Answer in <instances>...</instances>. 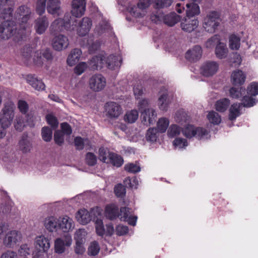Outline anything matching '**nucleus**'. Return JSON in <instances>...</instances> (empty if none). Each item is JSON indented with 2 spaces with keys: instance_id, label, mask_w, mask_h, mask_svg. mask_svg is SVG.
I'll list each match as a JSON object with an SVG mask.
<instances>
[{
  "instance_id": "1",
  "label": "nucleus",
  "mask_w": 258,
  "mask_h": 258,
  "mask_svg": "<svg viewBox=\"0 0 258 258\" xmlns=\"http://www.w3.org/2000/svg\"><path fill=\"white\" fill-rule=\"evenodd\" d=\"M220 15L217 11H211L204 19L203 27L208 32L214 33L219 26L220 21Z\"/></svg>"
},
{
  "instance_id": "2",
  "label": "nucleus",
  "mask_w": 258,
  "mask_h": 258,
  "mask_svg": "<svg viewBox=\"0 0 258 258\" xmlns=\"http://www.w3.org/2000/svg\"><path fill=\"white\" fill-rule=\"evenodd\" d=\"M17 26L14 21L2 22L0 25V37L3 39H8L16 33Z\"/></svg>"
},
{
  "instance_id": "3",
  "label": "nucleus",
  "mask_w": 258,
  "mask_h": 258,
  "mask_svg": "<svg viewBox=\"0 0 258 258\" xmlns=\"http://www.w3.org/2000/svg\"><path fill=\"white\" fill-rule=\"evenodd\" d=\"M182 131L184 136L187 138L196 137L200 140L208 134L206 130L202 127H195L190 124H187Z\"/></svg>"
},
{
  "instance_id": "4",
  "label": "nucleus",
  "mask_w": 258,
  "mask_h": 258,
  "mask_svg": "<svg viewBox=\"0 0 258 258\" xmlns=\"http://www.w3.org/2000/svg\"><path fill=\"white\" fill-rule=\"evenodd\" d=\"M106 85L105 78L100 74L95 75L89 80V86L95 92H99L104 89Z\"/></svg>"
},
{
  "instance_id": "5",
  "label": "nucleus",
  "mask_w": 258,
  "mask_h": 258,
  "mask_svg": "<svg viewBox=\"0 0 258 258\" xmlns=\"http://www.w3.org/2000/svg\"><path fill=\"white\" fill-rule=\"evenodd\" d=\"M63 238V239L58 238L55 241L54 250L56 253H63L65 250V247L71 245L72 240L70 234H66Z\"/></svg>"
},
{
  "instance_id": "6",
  "label": "nucleus",
  "mask_w": 258,
  "mask_h": 258,
  "mask_svg": "<svg viewBox=\"0 0 258 258\" xmlns=\"http://www.w3.org/2000/svg\"><path fill=\"white\" fill-rule=\"evenodd\" d=\"M14 117V104L11 102H8L5 104V106L3 109V114L0 119L3 121L5 125L11 124Z\"/></svg>"
},
{
  "instance_id": "7",
  "label": "nucleus",
  "mask_w": 258,
  "mask_h": 258,
  "mask_svg": "<svg viewBox=\"0 0 258 258\" xmlns=\"http://www.w3.org/2000/svg\"><path fill=\"white\" fill-rule=\"evenodd\" d=\"M218 64L213 61H206L201 68V74L206 77L214 75L218 71Z\"/></svg>"
},
{
  "instance_id": "8",
  "label": "nucleus",
  "mask_w": 258,
  "mask_h": 258,
  "mask_svg": "<svg viewBox=\"0 0 258 258\" xmlns=\"http://www.w3.org/2000/svg\"><path fill=\"white\" fill-rule=\"evenodd\" d=\"M105 110L107 115L110 118H116L121 113L120 106L116 102H110L105 104Z\"/></svg>"
},
{
  "instance_id": "9",
  "label": "nucleus",
  "mask_w": 258,
  "mask_h": 258,
  "mask_svg": "<svg viewBox=\"0 0 258 258\" xmlns=\"http://www.w3.org/2000/svg\"><path fill=\"white\" fill-rule=\"evenodd\" d=\"M69 45V40L63 35H59L54 37L52 40V46L54 49L60 51L66 49Z\"/></svg>"
},
{
  "instance_id": "10",
  "label": "nucleus",
  "mask_w": 258,
  "mask_h": 258,
  "mask_svg": "<svg viewBox=\"0 0 258 258\" xmlns=\"http://www.w3.org/2000/svg\"><path fill=\"white\" fill-rule=\"evenodd\" d=\"M92 26L91 20L87 18H83L78 23L77 29L78 34L80 36H84L89 32Z\"/></svg>"
},
{
  "instance_id": "11",
  "label": "nucleus",
  "mask_w": 258,
  "mask_h": 258,
  "mask_svg": "<svg viewBox=\"0 0 258 258\" xmlns=\"http://www.w3.org/2000/svg\"><path fill=\"white\" fill-rule=\"evenodd\" d=\"M58 228L63 232L68 233L74 228V222L73 220L68 216L60 217L58 219Z\"/></svg>"
},
{
  "instance_id": "12",
  "label": "nucleus",
  "mask_w": 258,
  "mask_h": 258,
  "mask_svg": "<svg viewBox=\"0 0 258 258\" xmlns=\"http://www.w3.org/2000/svg\"><path fill=\"white\" fill-rule=\"evenodd\" d=\"M245 79L246 75L241 70H235L231 73V82L234 86L240 87L244 84Z\"/></svg>"
},
{
  "instance_id": "13",
  "label": "nucleus",
  "mask_w": 258,
  "mask_h": 258,
  "mask_svg": "<svg viewBox=\"0 0 258 258\" xmlns=\"http://www.w3.org/2000/svg\"><path fill=\"white\" fill-rule=\"evenodd\" d=\"M60 4V0H48L46 6L47 12L54 17L59 16L62 14Z\"/></svg>"
},
{
  "instance_id": "14",
  "label": "nucleus",
  "mask_w": 258,
  "mask_h": 258,
  "mask_svg": "<svg viewBox=\"0 0 258 258\" xmlns=\"http://www.w3.org/2000/svg\"><path fill=\"white\" fill-rule=\"evenodd\" d=\"M85 10L84 0H73L71 14L76 17H81Z\"/></svg>"
},
{
  "instance_id": "15",
  "label": "nucleus",
  "mask_w": 258,
  "mask_h": 258,
  "mask_svg": "<svg viewBox=\"0 0 258 258\" xmlns=\"http://www.w3.org/2000/svg\"><path fill=\"white\" fill-rule=\"evenodd\" d=\"M18 147L23 153L29 152L32 148V144L27 133H24L19 141Z\"/></svg>"
},
{
  "instance_id": "16",
  "label": "nucleus",
  "mask_w": 258,
  "mask_h": 258,
  "mask_svg": "<svg viewBox=\"0 0 258 258\" xmlns=\"http://www.w3.org/2000/svg\"><path fill=\"white\" fill-rule=\"evenodd\" d=\"M202 54V47L200 45H197L186 52L185 58L190 62L196 61L201 58Z\"/></svg>"
},
{
  "instance_id": "17",
  "label": "nucleus",
  "mask_w": 258,
  "mask_h": 258,
  "mask_svg": "<svg viewBox=\"0 0 258 258\" xmlns=\"http://www.w3.org/2000/svg\"><path fill=\"white\" fill-rule=\"evenodd\" d=\"M199 25V21L196 19H191L189 18L185 19L180 23L181 29L188 33L195 30Z\"/></svg>"
},
{
  "instance_id": "18",
  "label": "nucleus",
  "mask_w": 258,
  "mask_h": 258,
  "mask_svg": "<svg viewBox=\"0 0 258 258\" xmlns=\"http://www.w3.org/2000/svg\"><path fill=\"white\" fill-rule=\"evenodd\" d=\"M105 57L101 55L94 56L88 61V67L92 70L101 69L104 64Z\"/></svg>"
},
{
  "instance_id": "19",
  "label": "nucleus",
  "mask_w": 258,
  "mask_h": 258,
  "mask_svg": "<svg viewBox=\"0 0 258 258\" xmlns=\"http://www.w3.org/2000/svg\"><path fill=\"white\" fill-rule=\"evenodd\" d=\"M130 210L125 207H121L120 209V219L121 220L127 221L131 225L135 226L137 217L131 215Z\"/></svg>"
},
{
  "instance_id": "20",
  "label": "nucleus",
  "mask_w": 258,
  "mask_h": 258,
  "mask_svg": "<svg viewBox=\"0 0 258 258\" xmlns=\"http://www.w3.org/2000/svg\"><path fill=\"white\" fill-rule=\"evenodd\" d=\"M20 237V233L17 231H11L7 234L4 243L7 247H11L17 243Z\"/></svg>"
},
{
  "instance_id": "21",
  "label": "nucleus",
  "mask_w": 258,
  "mask_h": 258,
  "mask_svg": "<svg viewBox=\"0 0 258 258\" xmlns=\"http://www.w3.org/2000/svg\"><path fill=\"white\" fill-rule=\"evenodd\" d=\"M31 13L30 10L25 6H21L18 9L15 15L16 19H18L22 23H26L30 17Z\"/></svg>"
},
{
  "instance_id": "22",
  "label": "nucleus",
  "mask_w": 258,
  "mask_h": 258,
  "mask_svg": "<svg viewBox=\"0 0 258 258\" xmlns=\"http://www.w3.org/2000/svg\"><path fill=\"white\" fill-rule=\"evenodd\" d=\"M28 83L37 91L44 90L45 85L41 80L38 79L34 75H28L26 78Z\"/></svg>"
},
{
  "instance_id": "23",
  "label": "nucleus",
  "mask_w": 258,
  "mask_h": 258,
  "mask_svg": "<svg viewBox=\"0 0 258 258\" xmlns=\"http://www.w3.org/2000/svg\"><path fill=\"white\" fill-rule=\"evenodd\" d=\"M50 247V243L48 239L44 236H40L36 238V250H40L42 252H46Z\"/></svg>"
},
{
  "instance_id": "24",
  "label": "nucleus",
  "mask_w": 258,
  "mask_h": 258,
  "mask_svg": "<svg viewBox=\"0 0 258 258\" xmlns=\"http://www.w3.org/2000/svg\"><path fill=\"white\" fill-rule=\"evenodd\" d=\"M121 63V60L116 56L110 55L107 58L105 57L104 64L109 69L115 70L116 68L120 67Z\"/></svg>"
},
{
  "instance_id": "25",
  "label": "nucleus",
  "mask_w": 258,
  "mask_h": 258,
  "mask_svg": "<svg viewBox=\"0 0 258 258\" xmlns=\"http://www.w3.org/2000/svg\"><path fill=\"white\" fill-rule=\"evenodd\" d=\"M118 208L117 206L114 204L107 205L105 208V216L110 220H113L119 217Z\"/></svg>"
},
{
  "instance_id": "26",
  "label": "nucleus",
  "mask_w": 258,
  "mask_h": 258,
  "mask_svg": "<svg viewBox=\"0 0 258 258\" xmlns=\"http://www.w3.org/2000/svg\"><path fill=\"white\" fill-rule=\"evenodd\" d=\"M77 221L83 225L89 223L92 220L89 212L86 209L79 210L76 215Z\"/></svg>"
},
{
  "instance_id": "27",
  "label": "nucleus",
  "mask_w": 258,
  "mask_h": 258,
  "mask_svg": "<svg viewBox=\"0 0 258 258\" xmlns=\"http://www.w3.org/2000/svg\"><path fill=\"white\" fill-rule=\"evenodd\" d=\"M181 19V17L176 14L175 12H171L163 16V21L166 25L168 26H173L178 23Z\"/></svg>"
},
{
  "instance_id": "28",
  "label": "nucleus",
  "mask_w": 258,
  "mask_h": 258,
  "mask_svg": "<svg viewBox=\"0 0 258 258\" xmlns=\"http://www.w3.org/2000/svg\"><path fill=\"white\" fill-rule=\"evenodd\" d=\"M75 239L76 240L75 252L78 254H82L85 251L83 246L84 239L81 236V231H77L75 233Z\"/></svg>"
},
{
  "instance_id": "29",
  "label": "nucleus",
  "mask_w": 258,
  "mask_h": 258,
  "mask_svg": "<svg viewBox=\"0 0 258 258\" xmlns=\"http://www.w3.org/2000/svg\"><path fill=\"white\" fill-rule=\"evenodd\" d=\"M48 26V20L45 17H40L35 20V27L36 32L39 34L44 32Z\"/></svg>"
},
{
  "instance_id": "30",
  "label": "nucleus",
  "mask_w": 258,
  "mask_h": 258,
  "mask_svg": "<svg viewBox=\"0 0 258 258\" xmlns=\"http://www.w3.org/2000/svg\"><path fill=\"white\" fill-rule=\"evenodd\" d=\"M81 53L82 51L79 49L76 48L72 50L67 58L68 64L73 66L77 63L79 60Z\"/></svg>"
},
{
  "instance_id": "31",
  "label": "nucleus",
  "mask_w": 258,
  "mask_h": 258,
  "mask_svg": "<svg viewBox=\"0 0 258 258\" xmlns=\"http://www.w3.org/2000/svg\"><path fill=\"white\" fill-rule=\"evenodd\" d=\"M139 109L141 112V118L143 123L146 122V111H150L148 102L146 99H143L139 102Z\"/></svg>"
},
{
  "instance_id": "32",
  "label": "nucleus",
  "mask_w": 258,
  "mask_h": 258,
  "mask_svg": "<svg viewBox=\"0 0 258 258\" xmlns=\"http://www.w3.org/2000/svg\"><path fill=\"white\" fill-rule=\"evenodd\" d=\"M58 219L54 217H49L44 221L45 228L50 232H52L58 228Z\"/></svg>"
},
{
  "instance_id": "33",
  "label": "nucleus",
  "mask_w": 258,
  "mask_h": 258,
  "mask_svg": "<svg viewBox=\"0 0 258 258\" xmlns=\"http://www.w3.org/2000/svg\"><path fill=\"white\" fill-rule=\"evenodd\" d=\"M175 119L176 122L182 125L189 122L190 117L184 111L180 110L176 112Z\"/></svg>"
},
{
  "instance_id": "34",
  "label": "nucleus",
  "mask_w": 258,
  "mask_h": 258,
  "mask_svg": "<svg viewBox=\"0 0 258 258\" xmlns=\"http://www.w3.org/2000/svg\"><path fill=\"white\" fill-rule=\"evenodd\" d=\"M108 157H109L108 163H111L114 166L119 167L123 164V158L114 153H109Z\"/></svg>"
},
{
  "instance_id": "35",
  "label": "nucleus",
  "mask_w": 258,
  "mask_h": 258,
  "mask_svg": "<svg viewBox=\"0 0 258 258\" xmlns=\"http://www.w3.org/2000/svg\"><path fill=\"white\" fill-rule=\"evenodd\" d=\"M13 11L12 8L8 6L3 8L0 13V20H4L3 22L13 21Z\"/></svg>"
},
{
  "instance_id": "36",
  "label": "nucleus",
  "mask_w": 258,
  "mask_h": 258,
  "mask_svg": "<svg viewBox=\"0 0 258 258\" xmlns=\"http://www.w3.org/2000/svg\"><path fill=\"white\" fill-rule=\"evenodd\" d=\"M187 10L186 15L187 16L189 17H193L196 15H198L200 14V8L198 4L195 3L187 4H186Z\"/></svg>"
},
{
  "instance_id": "37",
  "label": "nucleus",
  "mask_w": 258,
  "mask_h": 258,
  "mask_svg": "<svg viewBox=\"0 0 258 258\" xmlns=\"http://www.w3.org/2000/svg\"><path fill=\"white\" fill-rule=\"evenodd\" d=\"M241 107L240 103H234L229 109V119L233 120L240 114V108Z\"/></svg>"
},
{
  "instance_id": "38",
  "label": "nucleus",
  "mask_w": 258,
  "mask_h": 258,
  "mask_svg": "<svg viewBox=\"0 0 258 258\" xmlns=\"http://www.w3.org/2000/svg\"><path fill=\"white\" fill-rule=\"evenodd\" d=\"M77 17L73 16H70L69 14H66L63 17V24L67 29H71V26H77V20L76 19Z\"/></svg>"
},
{
  "instance_id": "39",
  "label": "nucleus",
  "mask_w": 258,
  "mask_h": 258,
  "mask_svg": "<svg viewBox=\"0 0 258 258\" xmlns=\"http://www.w3.org/2000/svg\"><path fill=\"white\" fill-rule=\"evenodd\" d=\"M228 50L226 45L223 43L218 44L215 48V54L220 59L226 57Z\"/></svg>"
},
{
  "instance_id": "40",
  "label": "nucleus",
  "mask_w": 258,
  "mask_h": 258,
  "mask_svg": "<svg viewBox=\"0 0 258 258\" xmlns=\"http://www.w3.org/2000/svg\"><path fill=\"white\" fill-rule=\"evenodd\" d=\"M230 104V100L227 98H223L216 102V109L219 112L225 111Z\"/></svg>"
},
{
  "instance_id": "41",
  "label": "nucleus",
  "mask_w": 258,
  "mask_h": 258,
  "mask_svg": "<svg viewBox=\"0 0 258 258\" xmlns=\"http://www.w3.org/2000/svg\"><path fill=\"white\" fill-rule=\"evenodd\" d=\"M230 96L233 98H239L245 94V90L242 87L234 86L229 90Z\"/></svg>"
},
{
  "instance_id": "42",
  "label": "nucleus",
  "mask_w": 258,
  "mask_h": 258,
  "mask_svg": "<svg viewBox=\"0 0 258 258\" xmlns=\"http://www.w3.org/2000/svg\"><path fill=\"white\" fill-rule=\"evenodd\" d=\"M168 94L167 93H163L162 94L158 99V106L159 108L162 111H166L169 104L168 100Z\"/></svg>"
},
{
  "instance_id": "43",
  "label": "nucleus",
  "mask_w": 258,
  "mask_h": 258,
  "mask_svg": "<svg viewBox=\"0 0 258 258\" xmlns=\"http://www.w3.org/2000/svg\"><path fill=\"white\" fill-rule=\"evenodd\" d=\"M138 112L136 110H132L126 113L124 120L130 123L135 122L138 118Z\"/></svg>"
},
{
  "instance_id": "44",
  "label": "nucleus",
  "mask_w": 258,
  "mask_h": 258,
  "mask_svg": "<svg viewBox=\"0 0 258 258\" xmlns=\"http://www.w3.org/2000/svg\"><path fill=\"white\" fill-rule=\"evenodd\" d=\"M240 38L235 35L229 37V47L232 49L237 50L240 47Z\"/></svg>"
},
{
  "instance_id": "45",
  "label": "nucleus",
  "mask_w": 258,
  "mask_h": 258,
  "mask_svg": "<svg viewBox=\"0 0 258 258\" xmlns=\"http://www.w3.org/2000/svg\"><path fill=\"white\" fill-rule=\"evenodd\" d=\"M42 139L45 142H50L52 139V131L49 126H44L41 130Z\"/></svg>"
},
{
  "instance_id": "46",
  "label": "nucleus",
  "mask_w": 258,
  "mask_h": 258,
  "mask_svg": "<svg viewBox=\"0 0 258 258\" xmlns=\"http://www.w3.org/2000/svg\"><path fill=\"white\" fill-rule=\"evenodd\" d=\"M158 137L157 130L156 128L148 129L146 133V138L147 141L152 142H156Z\"/></svg>"
},
{
  "instance_id": "47",
  "label": "nucleus",
  "mask_w": 258,
  "mask_h": 258,
  "mask_svg": "<svg viewBox=\"0 0 258 258\" xmlns=\"http://www.w3.org/2000/svg\"><path fill=\"white\" fill-rule=\"evenodd\" d=\"M220 40L219 36L218 35H214L207 40L205 43V46L207 48H213L216 44L220 43Z\"/></svg>"
},
{
  "instance_id": "48",
  "label": "nucleus",
  "mask_w": 258,
  "mask_h": 258,
  "mask_svg": "<svg viewBox=\"0 0 258 258\" xmlns=\"http://www.w3.org/2000/svg\"><path fill=\"white\" fill-rule=\"evenodd\" d=\"M248 95H245L242 99V103H241V106L249 107L253 106L256 103V99L253 98L251 96Z\"/></svg>"
},
{
  "instance_id": "49",
  "label": "nucleus",
  "mask_w": 258,
  "mask_h": 258,
  "mask_svg": "<svg viewBox=\"0 0 258 258\" xmlns=\"http://www.w3.org/2000/svg\"><path fill=\"white\" fill-rule=\"evenodd\" d=\"M169 120L165 118H161L159 119L157 122V127L158 130L160 133H164L168 125H169Z\"/></svg>"
},
{
  "instance_id": "50",
  "label": "nucleus",
  "mask_w": 258,
  "mask_h": 258,
  "mask_svg": "<svg viewBox=\"0 0 258 258\" xmlns=\"http://www.w3.org/2000/svg\"><path fill=\"white\" fill-rule=\"evenodd\" d=\"M92 220L96 222V220L101 219V210L99 207H95L91 209L89 211Z\"/></svg>"
},
{
  "instance_id": "51",
  "label": "nucleus",
  "mask_w": 258,
  "mask_h": 258,
  "mask_svg": "<svg viewBox=\"0 0 258 258\" xmlns=\"http://www.w3.org/2000/svg\"><path fill=\"white\" fill-rule=\"evenodd\" d=\"M207 117L210 122L218 124L221 122V117L219 114L215 111H211L209 113Z\"/></svg>"
},
{
  "instance_id": "52",
  "label": "nucleus",
  "mask_w": 258,
  "mask_h": 258,
  "mask_svg": "<svg viewBox=\"0 0 258 258\" xmlns=\"http://www.w3.org/2000/svg\"><path fill=\"white\" fill-rule=\"evenodd\" d=\"M54 140L58 146H62L64 143V135L61 130H56L54 134Z\"/></svg>"
},
{
  "instance_id": "53",
  "label": "nucleus",
  "mask_w": 258,
  "mask_h": 258,
  "mask_svg": "<svg viewBox=\"0 0 258 258\" xmlns=\"http://www.w3.org/2000/svg\"><path fill=\"white\" fill-rule=\"evenodd\" d=\"M85 161L89 166H94L97 163V157L94 153L88 152L85 156Z\"/></svg>"
},
{
  "instance_id": "54",
  "label": "nucleus",
  "mask_w": 258,
  "mask_h": 258,
  "mask_svg": "<svg viewBox=\"0 0 258 258\" xmlns=\"http://www.w3.org/2000/svg\"><path fill=\"white\" fill-rule=\"evenodd\" d=\"M146 122L144 124L148 125L147 120L148 121L149 125L153 124L155 122V118L156 114H155V111L153 109L151 108L150 111H146Z\"/></svg>"
},
{
  "instance_id": "55",
  "label": "nucleus",
  "mask_w": 258,
  "mask_h": 258,
  "mask_svg": "<svg viewBox=\"0 0 258 258\" xmlns=\"http://www.w3.org/2000/svg\"><path fill=\"white\" fill-rule=\"evenodd\" d=\"M181 128L177 125H171L168 130V136L170 138H174L179 135Z\"/></svg>"
},
{
  "instance_id": "56",
  "label": "nucleus",
  "mask_w": 258,
  "mask_h": 258,
  "mask_svg": "<svg viewBox=\"0 0 258 258\" xmlns=\"http://www.w3.org/2000/svg\"><path fill=\"white\" fill-rule=\"evenodd\" d=\"M95 224L96 231L98 235L103 236L105 232L102 219L96 220Z\"/></svg>"
},
{
  "instance_id": "57",
  "label": "nucleus",
  "mask_w": 258,
  "mask_h": 258,
  "mask_svg": "<svg viewBox=\"0 0 258 258\" xmlns=\"http://www.w3.org/2000/svg\"><path fill=\"white\" fill-rule=\"evenodd\" d=\"M173 0H155V6L157 9H163L171 5Z\"/></svg>"
},
{
  "instance_id": "58",
  "label": "nucleus",
  "mask_w": 258,
  "mask_h": 258,
  "mask_svg": "<svg viewBox=\"0 0 258 258\" xmlns=\"http://www.w3.org/2000/svg\"><path fill=\"white\" fill-rule=\"evenodd\" d=\"M46 119L48 123L51 125V128L55 130L58 125V121L56 117L52 114H47L46 116Z\"/></svg>"
},
{
  "instance_id": "59",
  "label": "nucleus",
  "mask_w": 258,
  "mask_h": 258,
  "mask_svg": "<svg viewBox=\"0 0 258 258\" xmlns=\"http://www.w3.org/2000/svg\"><path fill=\"white\" fill-rule=\"evenodd\" d=\"M109 153V152L107 151V150L104 148H100L99 149V160L104 163H108L109 157H108V155Z\"/></svg>"
},
{
  "instance_id": "60",
  "label": "nucleus",
  "mask_w": 258,
  "mask_h": 258,
  "mask_svg": "<svg viewBox=\"0 0 258 258\" xmlns=\"http://www.w3.org/2000/svg\"><path fill=\"white\" fill-rule=\"evenodd\" d=\"M114 192L118 197L123 198L126 193L125 186L121 183L117 184L114 187Z\"/></svg>"
},
{
  "instance_id": "61",
  "label": "nucleus",
  "mask_w": 258,
  "mask_h": 258,
  "mask_svg": "<svg viewBox=\"0 0 258 258\" xmlns=\"http://www.w3.org/2000/svg\"><path fill=\"white\" fill-rule=\"evenodd\" d=\"M100 250V247L96 241L93 242L88 248V254L91 255H96L98 254Z\"/></svg>"
},
{
  "instance_id": "62",
  "label": "nucleus",
  "mask_w": 258,
  "mask_h": 258,
  "mask_svg": "<svg viewBox=\"0 0 258 258\" xmlns=\"http://www.w3.org/2000/svg\"><path fill=\"white\" fill-rule=\"evenodd\" d=\"M124 170L128 172L136 173L141 170L140 167L134 163H128L125 165Z\"/></svg>"
},
{
  "instance_id": "63",
  "label": "nucleus",
  "mask_w": 258,
  "mask_h": 258,
  "mask_svg": "<svg viewBox=\"0 0 258 258\" xmlns=\"http://www.w3.org/2000/svg\"><path fill=\"white\" fill-rule=\"evenodd\" d=\"M247 93L251 96H256L258 94V83H252L247 89Z\"/></svg>"
},
{
  "instance_id": "64",
  "label": "nucleus",
  "mask_w": 258,
  "mask_h": 258,
  "mask_svg": "<svg viewBox=\"0 0 258 258\" xmlns=\"http://www.w3.org/2000/svg\"><path fill=\"white\" fill-rule=\"evenodd\" d=\"M110 28L109 24L105 21H102L96 28V30L99 35L103 34L107 31Z\"/></svg>"
}]
</instances>
